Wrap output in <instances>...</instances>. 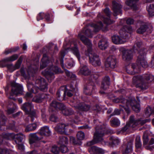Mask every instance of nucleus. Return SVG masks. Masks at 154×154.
<instances>
[{
  "instance_id": "nucleus-22",
  "label": "nucleus",
  "mask_w": 154,
  "mask_h": 154,
  "mask_svg": "<svg viewBox=\"0 0 154 154\" xmlns=\"http://www.w3.org/2000/svg\"><path fill=\"white\" fill-rule=\"evenodd\" d=\"M64 106V105L62 103L60 102H58L56 101H53L50 104V106L49 108L50 111H54L53 108L56 110L58 109H62Z\"/></svg>"
},
{
  "instance_id": "nucleus-12",
  "label": "nucleus",
  "mask_w": 154,
  "mask_h": 154,
  "mask_svg": "<svg viewBox=\"0 0 154 154\" xmlns=\"http://www.w3.org/2000/svg\"><path fill=\"white\" fill-rule=\"evenodd\" d=\"M11 85L12 86L11 92V95L14 94L17 95L22 93L23 87L21 85L16 83L14 82H11Z\"/></svg>"
},
{
  "instance_id": "nucleus-29",
  "label": "nucleus",
  "mask_w": 154,
  "mask_h": 154,
  "mask_svg": "<svg viewBox=\"0 0 154 154\" xmlns=\"http://www.w3.org/2000/svg\"><path fill=\"white\" fill-rule=\"evenodd\" d=\"M8 62H4L1 61L0 62V66L1 67H7L11 72L15 70V68L14 66L12 64H8L7 63Z\"/></svg>"
},
{
  "instance_id": "nucleus-30",
  "label": "nucleus",
  "mask_w": 154,
  "mask_h": 154,
  "mask_svg": "<svg viewBox=\"0 0 154 154\" xmlns=\"http://www.w3.org/2000/svg\"><path fill=\"white\" fill-rule=\"evenodd\" d=\"M47 97V95L45 94H40L34 97L32 99L33 101L36 103H41Z\"/></svg>"
},
{
  "instance_id": "nucleus-31",
  "label": "nucleus",
  "mask_w": 154,
  "mask_h": 154,
  "mask_svg": "<svg viewBox=\"0 0 154 154\" xmlns=\"http://www.w3.org/2000/svg\"><path fill=\"white\" fill-rule=\"evenodd\" d=\"M90 71L86 66L84 65L80 66L79 74L87 75L90 74Z\"/></svg>"
},
{
  "instance_id": "nucleus-23",
  "label": "nucleus",
  "mask_w": 154,
  "mask_h": 154,
  "mask_svg": "<svg viewBox=\"0 0 154 154\" xmlns=\"http://www.w3.org/2000/svg\"><path fill=\"white\" fill-rule=\"evenodd\" d=\"M30 138L29 139V142L30 144H32L38 141L43 138L42 136L38 135L37 133L31 134H30Z\"/></svg>"
},
{
  "instance_id": "nucleus-5",
  "label": "nucleus",
  "mask_w": 154,
  "mask_h": 154,
  "mask_svg": "<svg viewBox=\"0 0 154 154\" xmlns=\"http://www.w3.org/2000/svg\"><path fill=\"white\" fill-rule=\"evenodd\" d=\"M36 86H35L30 81L27 82V87L29 91L32 93L36 94L39 90L45 92L48 90V84L45 79L41 77H38L35 81Z\"/></svg>"
},
{
  "instance_id": "nucleus-52",
  "label": "nucleus",
  "mask_w": 154,
  "mask_h": 154,
  "mask_svg": "<svg viewBox=\"0 0 154 154\" xmlns=\"http://www.w3.org/2000/svg\"><path fill=\"white\" fill-rule=\"evenodd\" d=\"M77 139L79 140H83L85 138V134L82 131H79L77 134Z\"/></svg>"
},
{
  "instance_id": "nucleus-19",
  "label": "nucleus",
  "mask_w": 154,
  "mask_h": 154,
  "mask_svg": "<svg viewBox=\"0 0 154 154\" xmlns=\"http://www.w3.org/2000/svg\"><path fill=\"white\" fill-rule=\"evenodd\" d=\"M68 125L63 123L58 124L55 128L56 131L60 134H66Z\"/></svg>"
},
{
  "instance_id": "nucleus-39",
  "label": "nucleus",
  "mask_w": 154,
  "mask_h": 154,
  "mask_svg": "<svg viewBox=\"0 0 154 154\" xmlns=\"http://www.w3.org/2000/svg\"><path fill=\"white\" fill-rule=\"evenodd\" d=\"M149 16L152 17L154 16V5L153 4L148 5L146 7Z\"/></svg>"
},
{
  "instance_id": "nucleus-11",
  "label": "nucleus",
  "mask_w": 154,
  "mask_h": 154,
  "mask_svg": "<svg viewBox=\"0 0 154 154\" xmlns=\"http://www.w3.org/2000/svg\"><path fill=\"white\" fill-rule=\"evenodd\" d=\"M129 123L128 124L133 128L137 125H142L146 122L150 121V119L141 120L139 119L137 120L134 119V116H131L130 117Z\"/></svg>"
},
{
  "instance_id": "nucleus-35",
  "label": "nucleus",
  "mask_w": 154,
  "mask_h": 154,
  "mask_svg": "<svg viewBox=\"0 0 154 154\" xmlns=\"http://www.w3.org/2000/svg\"><path fill=\"white\" fill-rule=\"evenodd\" d=\"M138 0H128L126 2V4L131 7L133 10L137 9V6L136 3Z\"/></svg>"
},
{
  "instance_id": "nucleus-21",
  "label": "nucleus",
  "mask_w": 154,
  "mask_h": 154,
  "mask_svg": "<svg viewBox=\"0 0 154 154\" xmlns=\"http://www.w3.org/2000/svg\"><path fill=\"white\" fill-rule=\"evenodd\" d=\"M152 27H151L149 31L147 26L144 23H141L140 27L137 29L136 32L138 33L143 34L146 31L149 33H150L152 31Z\"/></svg>"
},
{
  "instance_id": "nucleus-3",
  "label": "nucleus",
  "mask_w": 154,
  "mask_h": 154,
  "mask_svg": "<svg viewBox=\"0 0 154 154\" xmlns=\"http://www.w3.org/2000/svg\"><path fill=\"white\" fill-rule=\"evenodd\" d=\"M79 36L80 40L88 48V50L85 52V54L86 56H88L90 63L94 66H100L101 63L99 56L92 50V44L91 41L81 34H79Z\"/></svg>"
},
{
  "instance_id": "nucleus-8",
  "label": "nucleus",
  "mask_w": 154,
  "mask_h": 154,
  "mask_svg": "<svg viewBox=\"0 0 154 154\" xmlns=\"http://www.w3.org/2000/svg\"><path fill=\"white\" fill-rule=\"evenodd\" d=\"M51 71H53L56 74L62 73L60 68L56 66H51L50 69L46 71V72L45 77L49 82H51L55 77L54 74L52 72H51Z\"/></svg>"
},
{
  "instance_id": "nucleus-28",
  "label": "nucleus",
  "mask_w": 154,
  "mask_h": 154,
  "mask_svg": "<svg viewBox=\"0 0 154 154\" xmlns=\"http://www.w3.org/2000/svg\"><path fill=\"white\" fill-rule=\"evenodd\" d=\"M42 61V63L40 66V69H44L46 66L47 64L50 63L49 58L46 54H44L43 55Z\"/></svg>"
},
{
  "instance_id": "nucleus-41",
  "label": "nucleus",
  "mask_w": 154,
  "mask_h": 154,
  "mask_svg": "<svg viewBox=\"0 0 154 154\" xmlns=\"http://www.w3.org/2000/svg\"><path fill=\"white\" fill-rule=\"evenodd\" d=\"M37 126L35 123L30 124L26 126L25 131L28 132L34 131L36 129Z\"/></svg>"
},
{
  "instance_id": "nucleus-26",
  "label": "nucleus",
  "mask_w": 154,
  "mask_h": 154,
  "mask_svg": "<svg viewBox=\"0 0 154 154\" xmlns=\"http://www.w3.org/2000/svg\"><path fill=\"white\" fill-rule=\"evenodd\" d=\"M89 152L91 154H103L104 152L102 149L96 146H93L88 149Z\"/></svg>"
},
{
  "instance_id": "nucleus-58",
  "label": "nucleus",
  "mask_w": 154,
  "mask_h": 154,
  "mask_svg": "<svg viewBox=\"0 0 154 154\" xmlns=\"http://www.w3.org/2000/svg\"><path fill=\"white\" fill-rule=\"evenodd\" d=\"M66 89L67 90L70 91H74L75 90V89L73 87L72 85L71 84L67 85L66 87Z\"/></svg>"
},
{
  "instance_id": "nucleus-50",
  "label": "nucleus",
  "mask_w": 154,
  "mask_h": 154,
  "mask_svg": "<svg viewBox=\"0 0 154 154\" xmlns=\"http://www.w3.org/2000/svg\"><path fill=\"white\" fill-rule=\"evenodd\" d=\"M143 146L145 147L147 145L148 142L149 141L148 137V135L146 134H144L143 136Z\"/></svg>"
},
{
  "instance_id": "nucleus-59",
  "label": "nucleus",
  "mask_w": 154,
  "mask_h": 154,
  "mask_svg": "<svg viewBox=\"0 0 154 154\" xmlns=\"http://www.w3.org/2000/svg\"><path fill=\"white\" fill-rule=\"evenodd\" d=\"M131 126L128 124H127L126 125L123 127L121 130V132L123 133L126 132L127 130Z\"/></svg>"
},
{
  "instance_id": "nucleus-40",
  "label": "nucleus",
  "mask_w": 154,
  "mask_h": 154,
  "mask_svg": "<svg viewBox=\"0 0 154 154\" xmlns=\"http://www.w3.org/2000/svg\"><path fill=\"white\" fill-rule=\"evenodd\" d=\"M110 122L111 125L113 127H117L120 125V122L118 119L116 118H112L110 121Z\"/></svg>"
},
{
  "instance_id": "nucleus-61",
  "label": "nucleus",
  "mask_w": 154,
  "mask_h": 154,
  "mask_svg": "<svg viewBox=\"0 0 154 154\" xmlns=\"http://www.w3.org/2000/svg\"><path fill=\"white\" fill-rule=\"evenodd\" d=\"M80 121L79 117L77 116H75V118L74 119H72L71 120V121L72 123L77 124L78 122Z\"/></svg>"
},
{
  "instance_id": "nucleus-7",
  "label": "nucleus",
  "mask_w": 154,
  "mask_h": 154,
  "mask_svg": "<svg viewBox=\"0 0 154 154\" xmlns=\"http://www.w3.org/2000/svg\"><path fill=\"white\" fill-rule=\"evenodd\" d=\"M116 100V102H119L125 104V107L129 108V106L131 107L132 109L135 112H138L140 110V106L139 104L137 103L136 100L134 99L127 100L124 98H120V100Z\"/></svg>"
},
{
  "instance_id": "nucleus-56",
  "label": "nucleus",
  "mask_w": 154,
  "mask_h": 154,
  "mask_svg": "<svg viewBox=\"0 0 154 154\" xmlns=\"http://www.w3.org/2000/svg\"><path fill=\"white\" fill-rule=\"evenodd\" d=\"M59 149L58 147L56 146H52L51 151L54 154H57L59 152Z\"/></svg>"
},
{
  "instance_id": "nucleus-33",
  "label": "nucleus",
  "mask_w": 154,
  "mask_h": 154,
  "mask_svg": "<svg viewBox=\"0 0 154 154\" xmlns=\"http://www.w3.org/2000/svg\"><path fill=\"white\" fill-rule=\"evenodd\" d=\"M61 110L62 113L66 116L72 115L74 114V112L71 109L67 108L64 105V106L62 109H60Z\"/></svg>"
},
{
  "instance_id": "nucleus-60",
  "label": "nucleus",
  "mask_w": 154,
  "mask_h": 154,
  "mask_svg": "<svg viewBox=\"0 0 154 154\" xmlns=\"http://www.w3.org/2000/svg\"><path fill=\"white\" fill-rule=\"evenodd\" d=\"M45 16V13H40L38 15L37 17V21L43 19Z\"/></svg>"
},
{
  "instance_id": "nucleus-14",
  "label": "nucleus",
  "mask_w": 154,
  "mask_h": 154,
  "mask_svg": "<svg viewBox=\"0 0 154 154\" xmlns=\"http://www.w3.org/2000/svg\"><path fill=\"white\" fill-rule=\"evenodd\" d=\"M133 142L129 141L127 143H124L121 147L123 154H128L132 150Z\"/></svg>"
},
{
  "instance_id": "nucleus-10",
  "label": "nucleus",
  "mask_w": 154,
  "mask_h": 154,
  "mask_svg": "<svg viewBox=\"0 0 154 154\" xmlns=\"http://www.w3.org/2000/svg\"><path fill=\"white\" fill-rule=\"evenodd\" d=\"M71 105L74 107L75 109L82 111H87L90 107L89 105L86 104L85 103L76 102L75 100L72 101V104Z\"/></svg>"
},
{
  "instance_id": "nucleus-57",
  "label": "nucleus",
  "mask_w": 154,
  "mask_h": 154,
  "mask_svg": "<svg viewBox=\"0 0 154 154\" xmlns=\"http://www.w3.org/2000/svg\"><path fill=\"white\" fill-rule=\"evenodd\" d=\"M145 113L148 116H150L152 113V110L151 108L150 107H148L146 108Z\"/></svg>"
},
{
  "instance_id": "nucleus-45",
  "label": "nucleus",
  "mask_w": 154,
  "mask_h": 154,
  "mask_svg": "<svg viewBox=\"0 0 154 154\" xmlns=\"http://www.w3.org/2000/svg\"><path fill=\"white\" fill-rule=\"evenodd\" d=\"M60 140L59 143L61 145H63L64 144H67L68 142V139L67 137L62 136L60 137Z\"/></svg>"
},
{
  "instance_id": "nucleus-49",
  "label": "nucleus",
  "mask_w": 154,
  "mask_h": 154,
  "mask_svg": "<svg viewBox=\"0 0 154 154\" xmlns=\"http://www.w3.org/2000/svg\"><path fill=\"white\" fill-rule=\"evenodd\" d=\"M65 50H62L60 52V63L62 64V67L63 68V58L64 56L65 55Z\"/></svg>"
},
{
  "instance_id": "nucleus-32",
  "label": "nucleus",
  "mask_w": 154,
  "mask_h": 154,
  "mask_svg": "<svg viewBox=\"0 0 154 154\" xmlns=\"http://www.w3.org/2000/svg\"><path fill=\"white\" fill-rule=\"evenodd\" d=\"M56 96L57 100L60 101H62L64 100L66 96L65 90L61 89L59 90L57 92Z\"/></svg>"
},
{
  "instance_id": "nucleus-15",
  "label": "nucleus",
  "mask_w": 154,
  "mask_h": 154,
  "mask_svg": "<svg viewBox=\"0 0 154 154\" xmlns=\"http://www.w3.org/2000/svg\"><path fill=\"white\" fill-rule=\"evenodd\" d=\"M91 27L93 29L94 32H96L99 31L100 29L103 31H106L108 30L107 26L104 25L102 22L100 21L96 24L92 23L91 24Z\"/></svg>"
},
{
  "instance_id": "nucleus-1",
  "label": "nucleus",
  "mask_w": 154,
  "mask_h": 154,
  "mask_svg": "<svg viewBox=\"0 0 154 154\" xmlns=\"http://www.w3.org/2000/svg\"><path fill=\"white\" fill-rule=\"evenodd\" d=\"M142 45L141 42L136 41L133 46V50L135 52H138L139 55L137 60V64L133 63L131 65L134 71H130L127 69V72L129 74L134 75L135 73H138L140 71L141 66L143 68H146L148 66L147 63L145 59L146 50L144 48L140 49Z\"/></svg>"
},
{
  "instance_id": "nucleus-62",
  "label": "nucleus",
  "mask_w": 154,
  "mask_h": 154,
  "mask_svg": "<svg viewBox=\"0 0 154 154\" xmlns=\"http://www.w3.org/2000/svg\"><path fill=\"white\" fill-rule=\"evenodd\" d=\"M41 115L42 119H45L46 118L45 110V109H42L41 110Z\"/></svg>"
},
{
  "instance_id": "nucleus-2",
  "label": "nucleus",
  "mask_w": 154,
  "mask_h": 154,
  "mask_svg": "<svg viewBox=\"0 0 154 154\" xmlns=\"http://www.w3.org/2000/svg\"><path fill=\"white\" fill-rule=\"evenodd\" d=\"M96 131L94 134V139L87 143L88 146H91L99 142H104L105 144H109L112 146H116L118 145L120 143V140L117 138L111 137L109 138V142L103 141V137L105 134L107 133L106 126L103 125L100 127H96Z\"/></svg>"
},
{
  "instance_id": "nucleus-24",
  "label": "nucleus",
  "mask_w": 154,
  "mask_h": 154,
  "mask_svg": "<svg viewBox=\"0 0 154 154\" xmlns=\"http://www.w3.org/2000/svg\"><path fill=\"white\" fill-rule=\"evenodd\" d=\"M112 9L114 12V15L115 16H116L121 13L122 6L116 1L112 2Z\"/></svg>"
},
{
  "instance_id": "nucleus-63",
  "label": "nucleus",
  "mask_w": 154,
  "mask_h": 154,
  "mask_svg": "<svg viewBox=\"0 0 154 154\" xmlns=\"http://www.w3.org/2000/svg\"><path fill=\"white\" fill-rule=\"evenodd\" d=\"M74 65V62L72 61H71L70 62L67 63V66L68 68H70L73 67Z\"/></svg>"
},
{
  "instance_id": "nucleus-25",
  "label": "nucleus",
  "mask_w": 154,
  "mask_h": 154,
  "mask_svg": "<svg viewBox=\"0 0 154 154\" xmlns=\"http://www.w3.org/2000/svg\"><path fill=\"white\" fill-rule=\"evenodd\" d=\"M33 107V106L31 103L27 102L23 104L21 106V108L26 113L28 114Z\"/></svg>"
},
{
  "instance_id": "nucleus-17",
  "label": "nucleus",
  "mask_w": 154,
  "mask_h": 154,
  "mask_svg": "<svg viewBox=\"0 0 154 154\" xmlns=\"http://www.w3.org/2000/svg\"><path fill=\"white\" fill-rule=\"evenodd\" d=\"M95 89V87L94 83L90 82L84 88V92L86 95H90L94 91Z\"/></svg>"
},
{
  "instance_id": "nucleus-9",
  "label": "nucleus",
  "mask_w": 154,
  "mask_h": 154,
  "mask_svg": "<svg viewBox=\"0 0 154 154\" xmlns=\"http://www.w3.org/2000/svg\"><path fill=\"white\" fill-rule=\"evenodd\" d=\"M9 139H15L16 144L23 143L25 139V136L22 133L15 134L14 133H8L6 134Z\"/></svg>"
},
{
  "instance_id": "nucleus-20",
  "label": "nucleus",
  "mask_w": 154,
  "mask_h": 154,
  "mask_svg": "<svg viewBox=\"0 0 154 154\" xmlns=\"http://www.w3.org/2000/svg\"><path fill=\"white\" fill-rule=\"evenodd\" d=\"M122 104L119 105L120 106V110L118 109H115L113 113L110 115V117H111L112 116L115 115H119L120 113V111L123 110L122 109L124 108L125 112H126L128 115H129L130 113V110L129 108L128 107H126L125 104H124L121 103Z\"/></svg>"
},
{
  "instance_id": "nucleus-44",
  "label": "nucleus",
  "mask_w": 154,
  "mask_h": 154,
  "mask_svg": "<svg viewBox=\"0 0 154 154\" xmlns=\"http://www.w3.org/2000/svg\"><path fill=\"white\" fill-rule=\"evenodd\" d=\"M97 17H98L100 18L101 20L103 21L104 23L106 24H110L113 22L112 21H111L109 18L104 17L100 13L98 14Z\"/></svg>"
},
{
  "instance_id": "nucleus-53",
  "label": "nucleus",
  "mask_w": 154,
  "mask_h": 154,
  "mask_svg": "<svg viewBox=\"0 0 154 154\" xmlns=\"http://www.w3.org/2000/svg\"><path fill=\"white\" fill-rule=\"evenodd\" d=\"M50 120L52 122H56L58 121V118L55 114H52L50 117Z\"/></svg>"
},
{
  "instance_id": "nucleus-4",
  "label": "nucleus",
  "mask_w": 154,
  "mask_h": 154,
  "mask_svg": "<svg viewBox=\"0 0 154 154\" xmlns=\"http://www.w3.org/2000/svg\"><path fill=\"white\" fill-rule=\"evenodd\" d=\"M154 79V76L150 74H146L142 75L134 76L133 78V83L136 88L142 90H146L148 87V84Z\"/></svg>"
},
{
  "instance_id": "nucleus-64",
  "label": "nucleus",
  "mask_w": 154,
  "mask_h": 154,
  "mask_svg": "<svg viewBox=\"0 0 154 154\" xmlns=\"http://www.w3.org/2000/svg\"><path fill=\"white\" fill-rule=\"evenodd\" d=\"M0 154H9L8 151L5 149H0Z\"/></svg>"
},
{
  "instance_id": "nucleus-46",
  "label": "nucleus",
  "mask_w": 154,
  "mask_h": 154,
  "mask_svg": "<svg viewBox=\"0 0 154 154\" xmlns=\"http://www.w3.org/2000/svg\"><path fill=\"white\" fill-rule=\"evenodd\" d=\"M19 49L18 47L12 48L10 49H6L4 51V53L5 54H9L16 51Z\"/></svg>"
},
{
  "instance_id": "nucleus-54",
  "label": "nucleus",
  "mask_w": 154,
  "mask_h": 154,
  "mask_svg": "<svg viewBox=\"0 0 154 154\" xmlns=\"http://www.w3.org/2000/svg\"><path fill=\"white\" fill-rule=\"evenodd\" d=\"M60 149L61 152L63 153H66L69 151V149L67 146L64 145H61L60 147Z\"/></svg>"
},
{
  "instance_id": "nucleus-47",
  "label": "nucleus",
  "mask_w": 154,
  "mask_h": 154,
  "mask_svg": "<svg viewBox=\"0 0 154 154\" xmlns=\"http://www.w3.org/2000/svg\"><path fill=\"white\" fill-rule=\"evenodd\" d=\"M28 114L29 115V116L30 117L32 121H33L34 118H37L38 116V112L35 110L32 111L31 110Z\"/></svg>"
},
{
  "instance_id": "nucleus-48",
  "label": "nucleus",
  "mask_w": 154,
  "mask_h": 154,
  "mask_svg": "<svg viewBox=\"0 0 154 154\" xmlns=\"http://www.w3.org/2000/svg\"><path fill=\"white\" fill-rule=\"evenodd\" d=\"M6 118L4 114L2 113L0 114V125H5Z\"/></svg>"
},
{
  "instance_id": "nucleus-34",
  "label": "nucleus",
  "mask_w": 154,
  "mask_h": 154,
  "mask_svg": "<svg viewBox=\"0 0 154 154\" xmlns=\"http://www.w3.org/2000/svg\"><path fill=\"white\" fill-rule=\"evenodd\" d=\"M82 33L84 34L86 36L88 37L91 38L92 37V32L91 31V29H87L86 28H84V29L82 31L81 33L79 34H79H81L82 35L84 36L82 34ZM78 38L80 39L79 37V35Z\"/></svg>"
},
{
  "instance_id": "nucleus-43",
  "label": "nucleus",
  "mask_w": 154,
  "mask_h": 154,
  "mask_svg": "<svg viewBox=\"0 0 154 154\" xmlns=\"http://www.w3.org/2000/svg\"><path fill=\"white\" fill-rule=\"evenodd\" d=\"M135 145L137 149H140L142 144L141 142L140 137L138 135L136 136L135 140Z\"/></svg>"
},
{
  "instance_id": "nucleus-27",
  "label": "nucleus",
  "mask_w": 154,
  "mask_h": 154,
  "mask_svg": "<svg viewBox=\"0 0 154 154\" xmlns=\"http://www.w3.org/2000/svg\"><path fill=\"white\" fill-rule=\"evenodd\" d=\"M51 132L49 129V127L47 126H45L42 127L40 129V132H38V135L41 136H49L51 134Z\"/></svg>"
},
{
  "instance_id": "nucleus-42",
  "label": "nucleus",
  "mask_w": 154,
  "mask_h": 154,
  "mask_svg": "<svg viewBox=\"0 0 154 154\" xmlns=\"http://www.w3.org/2000/svg\"><path fill=\"white\" fill-rule=\"evenodd\" d=\"M154 144V138H152L149 141L148 146H145V148L147 150H149L150 151H152L154 149V145L151 146Z\"/></svg>"
},
{
  "instance_id": "nucleus-36",
  "label": "nucleus",
  "mask_w": 154,
  "mask_h": 154,
  "mask_svg": "<svg viewBox=\"0 0 154 154\" xmlns=\"http://www.w3.org/2000/svg\"><path fill=\"white\" fill-rule=\"evenodd\" d=\"M107 42L104 40H100L98 43V47L102 50H105L107 48Z\"/></svg>"
},
{
  "instance_id": "nucleus-13",
  "label": "nucleus",
  "mask_w": 154,
  "mask_h": 154,
  "mask_svg": "<svg viewBox=\"0 0 154 154\" xmlns=\"http://www.w3.org/2000/svg\"><path fill=\"white\" fill-rule=\"evenodd\" d=\"M133 47L132 49H126L125 48H122L121 49L122 54V57L123 59L126 61H129L132 59L133 58Z\"/></svg>"
},
{
  "instance_id": "nucleus-37",
  "label": "nucleus",
  "mask_w": 154,
  "mask_h": 154,
  "mask_svg": "<svg viewBox=\"0 0 154 154\" xmlns=\"http://www.w3.org/2000/svg\"><path fill=\"white\" fill-rule=\"evenodd\" d=\"M71 49L73 54L79 60V61L80 54L77 45L76 44H74V47H72Z\"/></svg>"
},
{
  "instance_id": "nucleus-51",
  "label": "nucleus",
  "mask_w": 154,
  "mask_h": 154,
  "mask_svg": "<svg viewBox=\"0 0 154 154\" xmlns=\"http://www.w3.org/2000/svg\"><path fill=\"white\" fill-rule=\"evenodd\" d=\"M22 61V57H20L16 63L15 65L14 66L15 70L18 69L20 68Z\"/></svg>"
},
{
  "instance_id": "nucleus-55",
  "label": "nucleus",
  "mask_w": 154,
  "mask_h": 154,
  "mask_svg": "<svg viewBox=\"0 0 154 154\" xmlns=\"http://www.w3.org/2000/svg\"><path fill=\"white\" fill-rule=\"evenodd\" d=\"M65 72L66 75L68 77L71 78H74V79L75 78L76 75L75 74L69 71L66 69L65 70Z\"/></svg>"
},
{
  "instance_id": "nucleus-18",
  "label": "nucleus",
  "mask_w": 154,
  "mask_h": 154,
  "mask_svg": "<svg viewBox=\"0 0 154 154\" xmlns=\"http://www.w3.org/2000/svg\"><path fill=\"white\" fill-rule=\"evenodd\" d=\"M110 84V79L109 77L108 76H105L103 79L101 86V90L100 91V92L103 94L104 93L103 91H102V90H105L107 89Z\"/></svg>"
},
{
  "instance_id": "nucleus-6",
  "label": "nucleus",
  "mask_w": 154,
  "mask_h": 154,
  "mask_svg": "<svg viewBox=\"0 0 154 154\" xmlns=\"http://www.w3.org/2000/svg\"><path fill=\"white\" fill-rule=\"evenodd\" d=\"M133 29L130 26H124L120 31V36L115 35L112 37V42L116 44L124 43L127 38L128 33L130 34Z\"/></svg>"
},
{
  "instance_id": "nucleus-38",
  "label": "nucleus",
  "mask_w": 154,
  "mask_h": 154,
  "mask_svg": "<svg viewBox=\"0 0 154 154\" xmlns=\"http://www.w3.org/2000/svg\"><path fill=\"white\" fill-rule=\"evenodd\" d=\"M18 55L17 54L13 55L11 56L4 59L2 61L5 62H12L16 60L18 58Z\"/></svg>"
},
{
  "instance_id": "nucleus-16",
  "label": "nucleus",
  "mask_w": 154,
  "mask_h": 154,
  "mask_svg": "<svg viewBox=\"0 0 154 154\" xmlns=\"http://www.w3.org/2000/svg\"><path fill=\"white\" fill-rule=\"evenodd\" d=\"M116 59L115 56H110L107 58L105 66L107 67H110L111 68H114L116 67Z\"/></svg>"
}]
</instances>
